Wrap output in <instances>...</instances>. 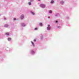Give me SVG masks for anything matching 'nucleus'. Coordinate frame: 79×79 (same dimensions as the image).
<instances>
[{"label": "nucleus", "mask_w": 79, "mask_h": 79, "mask_svg": "<svg viewBox=\"0 0 79 79\" xmlns=\"http://www.w3.org/2000/svg\"><path fill=\"white\" fill-rule=\"evenodd\" d=\"M4 27H8V24H6L4 25Z\"/></svg>", "instance_id": "obj_6"}, {"label": "nucleus", "mask_w": 79, "mask_h": 79, "mask_svg": "<svg viewBox=\"0 0 79 79\" xmlns=\"http://www.w3.org/2000/svg\"><path fill=\"white\" fill-rule=\"evenodd\" d=\"M20 18L21 19H23V18H24V15H22L20 17Z\"/></svg>", "instance_id": "obj_3"}, {"label": "nucleus", "mask_w": 79, "mask_h": 79, "mask_svg": "<svg viewBox=\"0 0 79 79\" xmlns=\"http://www.w3.org/2000/svg\"><path fill=\"white\" fill-rule=\"evenodd\" d=\"M30 2H32L34 1V0H30Z\"/></svg>", "instance_id": "obj_15"}, {"label": "nucleus", "mask_w": 79, "mask_h": 79, "mask_svg": "<svg viewBox=\"0 0 79 79\" xmlns=\"http://www.w3.org/2000/svg\"><path fill=\"white\" fill-rule=\"evenodd\" d=\"M35 41H36V40H34V42H35Z\"/></svg>", "instance_id": "obj_20"}, {"label": "nucleus", "mask_w": 79, "mask_h": 79, "mask_svg": "<svg viewBox=\"0 0 79 79\" xmlns=\"http://www.w3.org/2000/svg\"><path fill=\"white\" fill-rule=\"evenodd\" d=\"M58 16V15H55V16Z\"/></svg>", "instance_id": "obj_26"}, {"label": "nucleus", "mask_w": 79, "mask_h": 79, "mask_svg": "<svg viewBox=\"0 0 79 79\" xmlns=\"http://www.w3.org/2000/svg\"><path fill=\"white\" fill-rule=\"evenodd\" d=\"M56 22L57 23H58V21L56 20Z\"/></svg>", "instance_id": "obj_22"}, {"label": "nucleus", "mask_w": 79, "mask_h": 79, "mask_svg": "<svg viewBox=\"0 0 79 79\" xmlns=\"http://www.w3.org/2000/svg\"><path fill=\"white\" fill-rule=\"evenodd\" d=\"M38 0V1H40V0Z\"/></svg>", "instance_id": "obj_27"}, {"label": "nucleus", "mask_w": 79, "mask_h": 79, "mask_svg": "<svg viewBox=\"0 0 79 79\" xmlns=\"http://www.w3.org/2000/svg\"><path fill=\"white\" fill-rule=\"evenodd\" d=\"M31 53L32 54V55H34V53H35V52H34V51L33 50H31Z\"/></svg>", "instance_id": "obj_4"}, {"label": "nucleus", "mask_w": 79, "mask_h": 79, "mask_svg": "<svg viewBox=\"0 0 79 79\" xmlns=\"http://www.w3.org/2000/svg\"><path fill=\"white\" fill-rule=\"evenodd\" d=\"M60 3L62 5H63V4L64 3V2H63V1H61L60 2Z\"/></svg>", "instance_id": "obj_7"}, {"label": "nucleus", "mask_w": 79, "mask_h": 79, "mask_svg": "<svg viewBox=\"0 0 79 79\" xmlns=\"http://www.w3.org/2000/svg\"><path fill=\"white\" fill-rule=\"evenodd\" d=\"M49 13H52V10H49Z\"/></svg>", "instance_id": "obj_13"}, {"label": "nucleus", "mask_w": 79, "mask_h": 79, "mask_svg": "<svg viewBox=\"0 0 79 79\" xmlns=\"http://www.w3.org/2000/svg\"><path fill=\"white\" fill-rule=\"evenodd\" d=\"M67 19H69V17H67Z\"/></svg>", "instance_id": "obj_21"}, {"label": "nucleus", "mask_w": 79, "mask_h": 79, "mask_svg": "<svg viewBox=\"0 0 79 79\" xmlns=\"http://www.w3.org/2000/svg\"><path fill=\"white\" fill-rule=\"evenodd\" d=\"M43 39V36L41 37V39Z\"/></svg>", "instance_id": "obj_17"}, {"label": "nucleus", "mask_w": 79, "mask_h": 79, "mask_svg": "<svg viewBox=\"0 0 79 79\" xmlns=\"http://www.w3.org/2000/svg\"><path fill=\"white\" fill-rule=\"evenodd\" d=\"M35 30H37V28H35Z\"/></svg>", "instance_id": "obj_18"}, {"label": "nucleus", "mask_w": 79, "mask_h": 79, "mask_svg": "<svg viewBox=\"0 0 79 79\" xmlns=\"http://www.w3.org/2000/svg\"><path fill=\"white\" fill-rule=\"evenodd\" d=\"M39 25H40V26H42V23H39Z\"/></svg>", "instance_id": "obj_12"}, {"label": "nucleus", "mask_w": 79, "mask_h": 79, "mask_svg": "<svg viewBox=\"0 0 79 79\" xmlns=\"http://www.w3.org/2000/svg\"><path fill=\"white\" fill-rule=\"evenodd\" d=\"M6 18H5L4 19V20H6Z\"/></svg>", "instance_id": "obj_19"}, {"label": "nucleus", "mask_w": 79, "mask_h": 79, "mask_svg": "<svg viewBox=\"0 0 79 79\" xmlns=\"http://www.w3.org/2000/svg\"><path fill=\"white\" fill-rule=\"evenodd\" d=\"M11 40V39L10 38H8V40L9 41H10Z\"/></svg>", "instance_id": "obj_14"}, {"label": "nucleus", "mask_w": 79, "mask_h": 79, "mask_svg": "<svg viewBox=\"0 0 79 79\" xmlns=\"http://www.w3.org/2000/svg\"><path fill=\"white\" fill-rule=\"evenodd\" d=\"M14 20H16V19L14 18Z\"/></svg>", "instance_id": "obj_24"}, {"label": "nucleus", "mask_w": 79, "mask_h": 79, "mask_svg": "<svg viewBox=\"0 0 79 79\" xmlns=\"http://www.w3.org/2000/svg\"><path fill=\"white\" fill-rule=\"evenodd\" d=\"M51 28V27H50V25H48V26L47 27V30H48V31H49L50 30Z\"/></svg>", "instance_id": "obj_2"}, {"label": "nucleus", "mask_w": 79, "mask_h": 79, "mask_svg": "<svg viewBox=\"0 0 79 79\" xmlns=\"http://www.w3.org/2000/svg\"><path fill=\"white\" fill-rule=\"evenodd\" d=\"M5 35H9V33H6Z\"/></svg>", "instance_id": "obj_10"}, {"label": "nucleus", "mask_w": 79, "mask_h": 79, "mask_svg": "<svg viewBox=\"0 0 79 79\" xmlns=\"http://www.w3.org/2000/svg\"><path fill=\"white\" fill-rule=\"evenodd\" d=\"M40 6L43 8H45V5L44 4H41L40 5Z\"/></svg>", "instance_id": "obj_1"}, {"label": "nucleus", "mask_w": 79, "mask_h": 79, "mask_svg": "<svg viewBox=\"0 0 79 79\" xmlns=\"http://www.w3.org/2000/svg\"><path fill=\"white\" fill-rule=\"evenodd\" d=\"M31 14H32V15H35V13L32 12H31Z\"/></svg>", "instance_id": "obj_11"}, {"label": "nucleus", "mask_w": 79, "mask_h": 79, "mask_svg": "<svg viewBox=\"0 0 79 79\" xmlns=\"http://www.w3.org/2000/svg\"><path fill=\"white\" fill-rule=\"evenodd\" d=\"M54 3V1L53 0H52L51 2V3Z\"/></svg>", "instance_id": "obj_9"}, {"label": "nucleus", "mask_w": 79, "mask_h": 79, "mask_svg": "<svg viewBox=\"0 0 79 79\" xmlns=\"http://www.w3.org/2000/svg\"><path fill=\"white\" fill-rule=\"evenodd\" d=\"M28 4H29V5H31V3L30 2H29Z\"/></svg>", "instance_id": "obj_16"}, {"label": "nucleus", "mask_w": 79, "mask_h": 79, "mask_svg": "<svg viewBox=\"0 0 79 79\" xmlns=\"http://www.w3.org/2000/svg\"><path fill=\"white\" fill-rule=\"evenodd\" d=\"M31 43L32 44V45L33 46V47H34V46H35V45L34 44V43H33V42L31 41Z\"/></svg>", "instance_id": "obj_8"}, {"label": "nucleus", "mask_w": 79, "mask_h": 79, "mask_svg": "<svg viewBox=\"0 0 79 79\" xmlns=\"http://www.w3.org/2000/svg\"><path fill=\"white\" fill-rule=\"evenodd\" d=\"M48 18H50V16H49L48 17Z\"/></svg>", "instance_id": "obj_23"}, {"label": "nucleus", "mask_w": 79, "mask_h": 79, "mask_svg": "<svg viewBox=\"0 0 79 79\" xmlns=\"http://www.w3.org/2000/svg\"><path fill=\"white\" fill-rule=\"evenodd\" d=\"M58 27V28H59V27H60V26H58V27Z\"/></svg>", "instance_id": "obj_25"}, {"label": "nucleus", "mask_w": 79, "mask_h": 79, "mask_svg": "<svg viewBox=\"0 0 79 79\" xmlns=\"http://www.w3.org/2000/svg\"><path fill=\"white\" fill-rule=\"evenodd\" d=\"M21 26H23V27H24V26H26V25H25V24L23 23H21Z\"/></svg>", "instance_id": "obj_5"}]
</instances>
